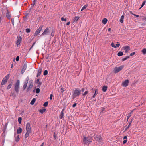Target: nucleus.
Returning a JSON list of instances; mask_svg holds the SVG:
<instances>
[{"mask_svg":"<svg viewBox=\"0 0 146 146\" xmlns=\"http://www.w3.org/2000/svg\"><path fill=\"white\" fill-rule=\"evenodd\" d=\"M60 90L62 93H63L65 91L64 88H61Z\"/></svg>","mask_w":146,"mask_h":146,"instance_id":"44","label":"nucleus"},{"mask_svg":"<svg viewBox=\"0 0 146 146\" xmlns=\"http://www.w3.org/2000/svg\"><path fill=\"white\" fill-rule=\"evenodd\" d=\"M135 110V109H134L133 110H132L131 112L129 113V115H131V114H132L133 113V111L134 110Z\"/></svg>","mask_w":146,"mask_h":146,"instance_id":"54","label":"nucleus"},{"mask_svg":"<svg viewBox=\"0 0 146 146\" xmlns=\"http://www.w3.org/2000/svg\"><path fill=\"white\" fill-rule=\"evenodd\" d=\"M36 1V0H34V1H33V3L32 4L33 6H32L33 7L35 5V3Z\"/></svg>","mask_w":146,"mask_h":146,"instance_id":"46","label":"nucleus"},{"mask_svg":"<svg viewBox=\"0 0 146 146\" xmlns=\"http://www.w3.org/2000/svg\"><path fill=\"white\" fill-rule=\"evenodd\" d=\"M22 120V118L21 117H19L18 119V121L19 123V124H21V123Z\"/></svg>","mask_w":146,"mask_h":146,"instance_id":"36","label":"nucleus"},{"mask_svg":"<svg viewBox=\"0 0 146 146\" xmlns=\"http://www.w3.org/2000/svg\"><path fill=\"white\" fill-rule=\"evenodd\" d=\"M50 33V30L48 27L46 28L44 30V31L42 34V35H48Z\"/></svg>","mask_w":146,"mask_h":146,"instance_id":"9","label":"nucleus"},{"mask_svg":"<svg viewBox=\"0 0 146 146\" xmlns=\"http://www.w3.org/2000/svg\"><path fill=\"white\" fill-rule=\"evenodd\" d=\"M46 110L45 108L43 109L42 110H39V112L41 113L42 114L46 111Z\"/></svg>","mask_w":146,"mask_h":146,"instance_id":"27","label":"nucleus"},{"mask_svg":"<svg viewBox=\"0 0 146 146\" xmlns=\"http://www.w3.org/2000/svg\"><path fill=\"white\" fill-rule=\"evenodd\" d=\"M127 60V58H123L122 59V61H124L125 60Z\"/></svg>","mask_w":146,"mask_h":146,"instance_id":"57","label":"nucleus"},{"mask_svg":"<svg viewBox=\"0 0 146 146\" xmlns=\"http://www.w3.org/2000/svg\"><path fill=\"white\" fill-rule=\"evenodd\" d=\"M26 32L27 33H29L30 32V29H26Z\"/></svg>","mask_w":146,"mask_h":146,"instance_id":"42","label":"nucleus"},{"mask_svg":"<svg viewBox=\"0 0 146 146\" xmlns=\"http://www.w3.org/2000/svg\"><path fill=\"white\" fill-rule=\"evenodd\" d=\"M127 141V139L123 141V144H125L126 143Z\"/></svg>","mask_w":146,"mask_h":146,"instance_id":"51","label":"nucleus"},{"mask_svg":"<svg viewBox=\"0 0 146 146\" xmlns=\"http://www.w3.org/2000/svg\"><path fill=\"white\" fill-rule=\"evenodd\" d=\"M22 131V128L21 127H19L17 130V133L20 134L21 133Z\"/></svg>","mask_w":146,"mask_h":146,"instance_id":"22","label":"nucleus"},{"mask_svg":"<svg viewBox=\"0 0 146 146\" xmlns=\"http://www.w3.org/2000/svg\"><path fill=\"white\" fill-rule=\"evenodd\" d=\"M72 93V98L74 99L81 95V90L79 88H76L75 90L73 91Z\"/></svg>","mask_w":146,"mask_h":146,"instance_id":"1","label":"nucleus"},{"mask_svg":"<svg viewBox=\"0 0 146 146\" xmlns=\"http://www.w3.org/2000/svg\"><path fill=\"white\" fill-rule=\"evenodd\" d=\"M81 90V92L82 91V92H83L84 90V88H82Z\"/></svg>","mask_w":146,"mask_h":146,"instance_id":"59","label":"nucleus"},{"mask_svg":"<svg viewBox=\"0 0 146 146\" xmlns=\"http://www.w3.org/2000/svg\"><path fill=\"white\" fill-rule=\"evenodd\" d=\"M124 17V16L123 15L121 17V19L120 20V22L121 23H123V19Z\"/></svg>","mask_w":146,"mask_h":146,"instance_id":"24","label":"nucleus"},{"mask_svg":"<svg viewBox=\"0 0 146 146\" xmlns=\"http://www.w3.org/2000/svg\"><path fill=\"white\" fill-rule=\"evenodd\" d=\"M88 93V92L87 91H86L83 94V95L84 96H85Z\"/></svg>","mask_w":146,"mask_h":146,"instance_id":"43","label":"nucleus"},{"mask_svg":"<svg viewBox=\"0 0 146 146\" xmlns=\"http://www.w3.org/2000/svg\"><path fill=\"white\" fill-rule=\"evenodd\" d=\"M53 137H54V140H56L57 138V134L55 133H54V134L53 135Z\"/></svg>","mask_w":146,"mask_h":146,"instance_id":"31","label":"nucleus"},{"mask_svg":"<svg viewBox=\"0 0 146 146\" xmlns=\"http://www.w3.org/2000/svg\"><path fill=\"white\" fill-rule=\"evenodd\" d=\"M131 116V115H129V114H128V116L127 117V120Z\"/></svg>","mask_w":146,"mask_h":146,"instance_id":"50","label":"nucleus"},{"mask_svg":"<svg viewBox=\"0 0 146 146\" xmlns=\"http://www.w3.org/2000/svg\"><path fill=\"white\" fill-rule=\"evenodd\" d=\"M20 81L17 80L16 83L14 84V90L16 93H18L19 92Z\"/></svg>","mask_w":146,"mask_h":146,"instance_id":"3","label":"nucleus"},{"mask_svg":"<svg viewBox=\"0 0 146 146\" xmlns=\"http://www.w3.org/2000/svg\"><path fill=\"white\" fill-rule=\"evenodd\" d=\"M94 91H95V93L92 96V97L93 98H94L96 97V96L97 94H98V89H97L95 88Z\"/></svg>","mask_w":146,"mask_h":146,"instance_id":"17","label":"nucleus"},{"mask_svg":"<svg viewBox=\"0 0 146 146\" xmlns=\"http://www.w3.org/2000/svg\"><path fill=\"white\" fill-rule=\"evenodd\" d=\"M43 27V25H40L38 29L35 32V33L34 35V36H36L37 35H38L39 33L41 31Z\"/></svg>","mask_w":146,"mask_h":146,"instance_id":"7","label":"nucleus"},{"mask_svg":"<svg viewBox=\"0 0 146 146\" xmlns=\"http://www.w3.org/2000/svg\"><path fill=\"white\" fill-rule=\"evenodd\" d=\"M111 45L113 47H114L115 48H116V46L115 45V44L113 42H112L111 43Z\"/></svg>","mask_w":146,"mask_h":146,"instance_id":"35","label":"nucleus"},{"mask_svg":"<svg viewBox=\"0 0 146 146\" xmlns=\"http://www.w3.org/2000/svg\"><path fill=\"white\" fill-rule=\"evenodd\" d=\"M132 119L131 120V122L129 123V125L128 126V127H130V126H131V123L132 122Z\"/></svg>","mask_w":146,"mask_h":146,"instance_id":"55","label":"nucleus"},{"mask_svg":"<svg viewBox=\"0 0 146 146\" xmlns=\"http://www.w3.org/2000/svg\"><path fill=\"white\" fill-rule=\"evenodd\" d=\"M135 54V52H133L132 53H131L130 54V56H132L134 55Z\"/></svg>","mask_w":146,"mask_h":146,"instance_id":"49","label":"nucleus"},{"mask_svg":"<svg viewBox=\"0 0 146 146\" xmlns=\"http://www.w3.org/2000/svg\"><path fill=\"white\" fill-rule=\"evenodd\" d=\"M12 84H9L7 87V89H10L12 86Z\"/></svg>","mask_w":146,"mask_h":146,"instance_id":"37","label":"nucleus"},{"mask_svg":"<svg viewBox=\"0 0 146 146\" xmlns=\"http://www.w3.org/2000/svg\"><path fill=\"white\" fill-rule=\"evenodd\" d=\"M11 21L12 23V24L13 25H14V19L13 18H12L11 19Z\"/></svg>","mask_w":146,"mask_h":146,"instance_id":"48","label":"nucleus"},{"mask_svg":"<svg viewBox=\"0 0 146 146\" xmlns=\"http://www.w3.org/2000/svg\"><path fill=\"white\" fill-rule=\"evenodd\" d=\"M134 16H136V17H139V15H135V14H134Z\"/></svg>","mask_w":146,"mask_h":146,"instance_id":"64","label":"nucleus"},{"mask_svg":"<svg viewBox=\"0 0 146 146\" xmlns=\"http://www.w3.org/2000/svg\"><path fill=\"white\" fill-rule=\"evenodd\" d=\"M52 94H51L50 95V100H52Z\"/></svg>","mask_w":146,"mask_h":146,"instance_id":"56","label":"nucleus"},{"mask_svg":"<svg viewBox=\"0 0 146 146\" xmlns=\"http://www.w3.org/2000/svg\"><path fill=\"white\" fill-rule=\"evenodd\" d=\"M79 19L78 16H75L74 18V21H77Z\"/></svg>","mask_w":146,"mask_h":146,"instance_id":"32","label":"nucleus"},{"mask_svg":"<svg viewBox=\"0 0 146 146\" xmlns=\"http://www.w3.org/2000/svg\"><path fill=\"white\" fill-rule=\"evenodd\" d=\"M35 43H36V42H35L33 43L32 44V46L31 47V48L29 49V50H30L32 48V47H33V46L35 45Z\"/></svg>","mask_w":146,"mask_h":146,"instance_id":"45","label":"nucleus"},{"mask_svg":"<svg viewBox=\"0 0 146 146\" xmlns=\"http://www.w3.org/2000/svg\"><path fill=\"white\" fill-rule=\"evenodd\" d=\"M36 100L35 98H33L30 102L31 104V105H33L34 104L35 101H36Z\"/></svg>","mask_w":146,"mask_h":146,"instance_id":"26","label":"nucleus"},{"mask_svg":"<svg viewBox=\"0 0 146 146\" xmlns=\"http://www.w3.org/2000/svg\"><path fill=\"white\" fill-rule=\"evenodd\" d=\"M70 22H68L66 23V25H68L70 24Z\"/></svg>","mask_w":146,"mask_h":146,"instance_id":"60","label":"nucleus"},{"mask_svg":"<svg viewBox=\"0 0 146 146\" xmlns=\"http://www.w3.org/2000/svg\"><path fill=\"white\" fill-rule=\"evenodd\" d=\"M48 73V71L47 70H45L43 74L44 75H46Z\"/></svg>","mask_w":146,"mask_h":146,"instance_id":"33","label":"nucleus"},{"mask_svg":"<svg viewBox=\"0 0 146 146\" xmlns=\"http://www.w3.org/2000/svg\"><path fill=\"white\" fill-rule=\"evenodd\" d=\"M22 41V38L21 36H18L17 38V41L16 42V44L17 45H19L21 42Z\"/></svg>","mask_w":146,"mask_h":146,"instance_id":"12","label":"nucleus"},{"mask_svg":"<svg viewBox=\"0 0 146 146\" xmlns=\"http://www.w3.org/2000/svg\"><path fill=\"white\" fill-rule=\"evenodd\" d=\"M145 3H146V1H144V2H143V3H142V5L141 6V7H140V9L141 8H142L144 6V5Z\"/></svg>","mask_w":146,"mask_h":146,"instance_id":"41","label":"nucleus"},{"mask_svg":"<svg viewBox=\"0 0 146 146\" xmlns=\"http://www.w3.org/2000/svg\"><path fill=\"white\" fill-rule=\"evenodd\" d=\"M42 70V68H40L38 69V73L37 75L36 76L37 77H38L39 76H40V75L41 74V73Z\"/></svg>","mask_w":146,"mask_h":146,"instance_id":"16","label":"nucleus"},{"mask_svg":"<svg viewBox=\"0 0 146 146\" xmlns=\"http://www.w3.org/2000/svg\"><path fill=\"white\" fill-rule=\"evenodd\" d=\"M15 141L16 142H18L20 139L19 136V135H17V136H16V134H15Z\"/></svg>","mask_w":146,"mask_h":146,"instance_id":"18","label":"nucleus"},{"mask_svg":"<svg viewBox=\"0 0 146 146\" xmlns=\"http://www.w3.org/2000/svg\"><path fill=\"white\" fill-rule=\"evenodd\" d=\"M39 80H40V79H37L36 81V83H38V82H39Z\"/></svg>","mask_w":146,"mask_h":146,"instance_id":"58","label":"nucleus"},{"mask_svg":"<svg viewBox=\"0 0 146 146\" xmlns=\"http://www.w3.org/2000/svg\"><path fill=\"white\" fill-rule=\"evenodd\" d=\"M48 104V102H45L43 104V106L45 107H46L47 106Z\"/></svg>","mask_w":146,"mask_h":146,"instance_id":"34","label":"nucleus"},{"mask_svg":"<svg viewBox=\"0 0 146 146\" xmlns=\"http://www.w3.org/2000/svg\"><path fill=\"white\" fill-rule=\"evenodd\" d=\"M64 109H63L61 113L60 116V118L61 119L63 118L64 117V113H63V111H64Z\"/></svg>","mask_w":146,"mask_h":146,"instance_id":"20","label":"nucleus"},{"mask_svg":"<svg viewBox=\"0 0 146 146\" xmlns=\"http://www.w3.org/2000/svg\"><path fill=\"white\" fill-rule=\"evenodd\" d=\"M127 137L126 136H125L124 137V139H127Z\"/></svg>","mask_w":146,"mask_h":146,"instance_id":"62","label":"nucleus"},{"mask_svg":"<svg viewBox=\"0 0 146 146\" xmlns=\"http://www.w3.org/2000/svg\"><path fill=\"white\" fill-rule=\"evenodd\" d=\"M122 48L124 49L126 53H128L129 51L130 50V47L128 46H124Z\"/></svg>","mask_w":146,"mask_h":146,"instance_id":"13","label":"nucleus"},{"mask_svg":"<svg viewBox=\"0 0 146 146\" xmlns=\"http://www.w3.org/2000/svg\"><path fill=\"white\" fill-rule=\"evenodd\" d=\"M40 91V90L39 88H37L36 90V93H38Z\"/></svg>","mask_w":146,"mask_h":146,"instance_id":"39","label":"nucleus"},{"mask_svg":"<svg viewBox=\"0 0 146 146\" xmlns=\"http://www.w3.org/2000/svg\"><path fill=\"white\" fill-rule=\"evenodd\" d=\"M88 5L86 4L84 6H83L81 9V11H82L83 10H84L85 9H86L88 7Z\"/></svg>","mask_w":146,"mask_h":146,"instance_id":"28","label":"nucleus"},{"mask_svg":"<svg viewBox=\"0 0 146 146\" xmlns=\"http://www.w3.org/2000/svg\"><path fill=\"white\" fill-rule=\"evenodd\" d=\"M144 54H146V48L143 49L141 51Z\"/></svg>","mask_w":146,"mask_h":146,"instance_id":"29","label":"nucleus"},{"mask_svg":"<svg viewBox=\"0 0 146 146\" xmlns=\"http://www.w3.org/2000/svg\"><path fill=\"white\" fill-rule=\"evenodd\" d=\"M129 83V80H125L124 82H123L122 83V85L126 87L128 85Z\"/></svg>","mask_w":146,"mask_h":146,"instance_id":"14","label":"nucleus"},{"mask_svg":"<svg viewBox=\"0 0 146 146\" xmlns=\"http://www.w3.org/2000/svg\"><path fill=\"white\" fill-rule=\"evenodd\" d=\"M123 68V66H121L119 67H115L113 70V72L115 73H117L121 71Z\"/></svg>","mask_w":146,"mask_h":146,"instance_id":"6","label":"nucleus"},{"mask_svg":"<svg viewBox=\"0 0 146 146\" xmlns=\"http://www.w3.org/2000/svg\"><path fill=\"white\" fill-rule=\"evenodd\" d=\"M108 20L106 18L104 19L102 21V22L103 24H105L107 22Z\"/></svg>","mask_w":146,"mask_h":146,"instance_id":"21","label":"nucleus"},{"mask_svg":"<svg viewBox=\"0 0 146 146\" xmlns=\"http://www.w3.org/2000/svg\"><path fill=\"white\" fill-rule=\"evenodd\" d=\"M123 55V52H119L117 54V55H118V56H122Z\"/></svg>","mask_w":146,"mask_h":146,"instance_id":"30","label":"nucleus"},{"mask_svg":"<svg viewBox=\"0 0 146 146\" xmlns=\"http://www.w3.org/2000/svg\"><path fill=\"white\" fill-rule=\"evenodd\" d=\"M31 133L30 132H28L27 131L26 133V134H25V138H26L27 137H28V136H29V133Z\"/></svg>","mask_w":146,"mask_h":146,"instance_id":"25","label":"nucleus"},{"mask_svg":"<svg viewBox=\"0 0 146 146\" xmlns=\"http://www.w3.org/2000/svg\"><path fill=\"white\" fill-rule=\"evenodd\" d=\"M61 20L62 21H67V19L66 18H64V17H62L61 18Z\"/></svg>","mask_w":146,"mask_h":146,"instance_id":"40","label":"nucleus"},{"mask_svg":"<svg viewBox=\"0 0 146 146\" xmlns=\"http://www.w3.org/2000/svg\"><path fill=\"white\" fill-rule=\"evenodd\" d=\"M6 17L7 18L10 19L11 18V16L10 12L8 11V10H7V12L6 13Z\"/></svg>","mask_w":146,"mask_h":146,"instance_id":"15","label":"nucleus"},{"mask_svg":"<svg viewBox=\"0 0 146 146\" xmlns=\"http://www.w3.org/2000/svg\"><path fill=\"white\" fill-rule=\"evenodd\" d=\"M76 105H77L76 103H75L73 105L72 107H76Z\"/></svg>","mask_w":146,"mask_h":146,"instance_id":"53","label":"nucleus"},{"mask_svg":"<svg viewBox=\"0 0 146 146\" xmlns=\"http://www.w3.org/2000/svg\"><path fill=\"white\" fill-rule=\"evenodd\" d=\"M26 68H27V65L26 64H25L23 65V66L22 68V71H23V72L25 71V70H26Z\"/></svg>","mask_w":146,"mask_h":146,"instance_id":"23","label":"nucleus"},{"mask_svg":"<svg viewBox=\"0 0 146 146\" xmlns=\"http://www.w3.org/2000/svg\"><path fill=\"white\" fill-rule=\"evenodd\" d=\"M26 129L27 132H30L31 131V125L29 122L27 123L26 126Z\"/></svg>","mask_w":146,"mask_h":146,"instance_id":"10","label":"nucleus"},{"mask_svg":"<svg viewBox=\"0 0 146 146\" xmlns=\"http://www.w3.org/2000/svg\"><path fill=\"white\" fill-rule=\"evenodd\" d=\"M111 30V28H109L108 29V31L110 32V31Z\"/></svg>","mask_w":146,"mask_h":146,"instance_id":"61","label":"nucleus"},{"mask_svg":"<svg viewBox=\"0 0 146 146\" xmlns=\"http://www.w3.org/2000/svg\"><path fill=\"white\" fill-rule=\"evenodd\" d=\"M33 81L32 80H30L29 82L28 86H27V91L28 92L31 90L33 87Z\"/></svg>","mask_w":146,"mask_h":146,"instance_id":"4","label":"nucleus"},{"mask_svg":"<svg viewBox=\"0 0 146 146\" xmlns=\"http://www.w3.org/2000/svg\"><path fill=\"white\" fill-rule=\"evenodd\" d=\"M108 88V87L107 86H103L102 87V90L104 92H106Z\"/></svg>","mask_w":146,"mask_h":146,"instance_id":"19","label":"nucleus"},{"mask_svg":"<svg viewBox=\"0 0 146 146\" xmlns=\"http://www.w3.org/2000/svg\"><path fill=\"white\" fill-rule=\"evenodd\" d=\"M9 74H8L3 79L1 83L2 85H4L7 81V80L9 78Z\"/></svg>","mask_w":146,"mask_h":146,"instance_id":"5","label":"nucleus"},{"mask_svg":"<svg viewBox=\"0 0 146 146\" xmlns=\"http://www.w3.org/2000/svg\"><path fill=\"white\" fill-rule=\"evenodd\" d=\"M19 56H17L16 58V60L17 61H18L19 60Z\"/></svg>","mask_w":146,"mask_h":146,"instance_id":"47","label":"nucleus"},{"mask_svg":"<svg viewBox=\"0 0 146 146\" xmlns=\"http://www.w3.org/2000/svg\"><path fill=\"white\" fill-rule=\"evenodd\" d=\"M29 80V77L28 76H27L26 78L25 82L24 83V85L23 86V90H25V89L26 88L27 86V84L28 83V81Z\"/></svg>","mask_w":146,"mask_h":146,"instance_id":"8","label":"nucleus"},{"mask_svg":"<svg viewBox=\"0 0 146 146\" xmlns=\"http://www.w3.org/2000/svg\"><path fill=\"white\" fill-rule=\"evenodd\" d=\"M94 139L98 142H101L102 141V138L100 135H97L94 137Z\"/></svg>","mask_w":146,"mask_h":146,"instance_id":"11","label":"nucleus"},{"mask_svg":"<svg viewBox=\"0 0 146 146\" xmlns=\"http://www.w3.org/2000/svg\"><path fill=\"white\" fill-rule=\"evenodd\" d=\"M92 137L89 136L87 137H84L83 139V143L84 144H89L92 142Z\"/></svg>","mask_w":146,"mask_h":146,"instance_id":"2","label":"nucleus"},{"mask_svg":"<svg viewBox=\"0 0 146 146\" xmlns=\"http://www.w3.org/2000/svg\"><path fill=\"white\" fill-rule=\"evenodd\" d=\"M117 44H116V45L117 47H119L120 46V44L119 43V42H117Z\"/></svg>","mask_w":146,"mask_h":146,"instance_id":"52","label":"nucleus"},{"mask_svg":"<svg viewBox=\"0 0 146 146\" xmlns=\"http://www.w3.org/2000/svg\"><path fill=\"white\" fill-rule=\"evenodd\" d=\"M129 12L131 14H132L133 15H134V14H133L132 12L131 11H129Z\"/></svg>","mask_w":146,"mask_h":146,"instance_id":"63","label":"nucleus"},{"mask_svg":"<svg viewBox=\"0 0 146 146\" xmlns=\"http://www.w3.org/2000/svg\"><path fill=\"white\" fill-rule=\"evenodd\" d=\"M11 96H13L14 98H15L16 96V95L14 93H11Z\"/></svg>","mask_w":146,"mask_h":146,"instance_id":"38","label":"nucleus"}]
</instances>
